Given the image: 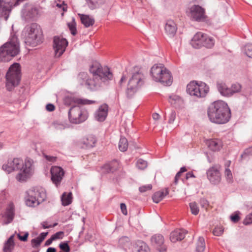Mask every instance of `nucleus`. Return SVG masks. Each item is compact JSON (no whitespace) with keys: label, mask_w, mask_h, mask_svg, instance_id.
Segmentation results:
<instances>
[{"label":"nucleus","mask_w":252,"mask_h":252,"mask_svg":"<svg viewBox=\"0 0 252 252\" xmlns=\"http://www.w3.org/2000/svg\"><path fill=\"white\" fill-rule=\"evenodd\" d=\"M33 160L26 158L24 162L20 158L9 159L6 164L2 165V169L8 173L15 170H19L16 175V180L20 182H26L32 176L33 172Z\"/></svg>","instance_id":"1"},{"label":"nucleus","mask_w":252,"mask_h":252,"mask_svg":"<svg viewBox=\"0 0 252 252\" xmlns=\"http://www.w3.org/2000/svg\"><path fill=\"white\" fill-rule=\"evenodd\" d=\"M208 116L213 123L225 124L231 117L230 110L224 101L218 100L211 103L208 109Z\"/></svg>","instance_id":"2"},{"label":"nucleus","mask_w":252,"mask_h":252,"mask_svg":"<svg viewBox=\"0 0 252 252\" xmlns=\"http://www.w3.org/2000/svg\"><path fill=\"white\" fill-rule=\"evenodd\" d=\"M20 52L18 38L12 36L9 40L0 47V62H8Z\"/></svg>","instance_id":"3"},{"label":"nucleus","mask_w":252,"mask_h":252,"mask_svg":"<svg viewBox=\"0 0 252 252\" xmlns=\"http://www.w3.org/2000/svg\"><path fill=\"white\" fill-rule=\"evenodd\" d=\"M153 79L165 86H170L172 82L171 73L163 64H155L150 70Z\"/></svg>","instance_id":"4"},{"label":"nucleus","mask_w":252,"mask_h":252,"mask_svg":"<svg viewBox=\"0 0 252 252\" xmlns=\"http://www.w3.org/2000/svg\"><path fill=\"white\" fill-rule=\"evenodd\" d=\"M209 91V87L203 82L191 81L187 86V92L195 98L206 96Z\"/></svg>","instance_id":"5"},{"label":"nucleus","mask_w":252,"mask_h":252,"mask_svg":"<svg viewBox=\"0 0 252 252\" xmlns=\"http://www.w3.org/2000/svg\"><path fill=\"white\" fill-rule=\"evenodd\" d=\"M20 79V65L18 63H14L10 66L6 74L7 90L9 91L12 90L19 84Z\"/></svg>","instance_id":"6"},{"label":"nucleus","mask_w":252,"mask_h":252,"mask_svg":"<svg viewBox=\"0 0 252 252\" xmlns=\"http://www.w3.org/2000/svg\"><path fill=\"white\" fill-rule=\"evenodd\" d=\"M144 79L145 76L140 70L132 74L126 90V94L127 97L130 98L133 96L139 88L144 84Z\"/></svg>","instance_id":"7"},{"label":"nucleus","mask_w":252,"mask_h":252,"mask_svg":"<svg viewBox=\"0 0 252 252\" xmlns=\"http://www.w3.org/2000/svg\"><path fill=\"white\" fill-rule=\"evenodd\" d=\"M46 197V192L43 189L34 188L28 191L26 203L28 206L35 207L42 202Z\"/></svg>","instance_id":"8"},{"label":"nucleus","mask_w":252,"mask_h":252,"mask_svg":"<svg viewBox=\"0 0 252 252\" xmlns=\"http://www.w3.org/2000/svg\"><path fill=\"white\" fill-rule=\"evenodd\" d=\"M27 31L28 33L26 37V42L32 46H35L41 42V30L37 24H32L27 28Z\"/></svg>","instance_id":"9"},{"label":"nucleus","mask_w":252,"mask_h":252,"mask_svg":"<svg viewBox=\"0 0 252 252\" xmlns=\"http://www.w3.org/2000/svg\"><path fill=\"white\" fill-rule=\"evenodd\" d=\"M86 110H82L79 106H72L68 112V118L71 123L77 124L84 122L88 118Z\"/></svg>","instance_id":"10"},{"label":"nucleus","mask_w":252,"mask_h":252,"mask_svg":"<svg viewBox=\"0 0 252 252\" xmlns=\"http://www.w3.org/2000/svg\"><path fill=\"white\" fill-rule=\"evenodd\" d=\"M90 71L94 76H98L104 79V80H111L113 74L107 67H102L101 65L97 63H94L90 66Z\"/></svg>","instance_id":"11"},{"label":"nucleus","mask_w":252,"mask_h":252,"mask_svg":"<svg viewBox=\"0 0 252 252\" xmlns=\"http://www.w3.org/2000/svg\"><path fill=\"white\" fill-rule=\"evenodd\" d=\"M189 16L194 21L203 22L206 19L205 10L199 5L194 4L189 8Z\"/></svg>","instance_id":"12"},{"label":"nucleus","mask_w":252,"mask_h":252,"mask_svg":"<svg viewBox=\"0 0 252 252\" xmlns=\"http://www.w3.org/2000/svg\"><path fill=\"white\" fill-rule=\"evenodd\" d=\"M68 42L66 39L59 36H55L53 48L55 57H60L65 51Z\"/></svg>","instance_id":"13"},{"label":"nucleus","mask_w":252,"mask_h":252,"mask_svg":"<svg viewBox=\"0 0 252 252\" xmlns=\"http://www.w3.org/2000/svg\"><path fill=\"white\" fill-rule=\"evenodd\" d=\"M22 17L25 20H33L38 14V8L32 4H26L22 10Z\"/></svg>","instance_id":"14"},{"label":"nucleus","mask_w":252,"mask_h":252,"mask_svg":"<svg viewBox=\"0 0 252 252\" xmlns=\"http://www.w3.org/2000/svg\"><path fill=\"white\" fill-rule=\"evenodd\" d=\"M220 166L215 165L209 168L206 172L207 178L213 184H218L221 180Z\"/></svg>","instance_id":"15"},{"label":"nucleus","mask_w":252,"mask_h":252,"mask_svg":"<svg viewBox=\"0 0 252 252\" xmlns=\"http://www.w3.org/2000/svg\"><path fill=\"white\" fill-rule=\"evenodd\" d=\"M51 180L53 183L58 186L60 184L64 176V171L60 167L53 166L50 170Z\"/></svg>","instance_id":"16"},{"label":"nucleus","mask_w":252,"mask_h":252,"mask_svg":"<svg viewBox=\"0 0 252 252\" xmlns=\"http://www.w3.org/2000/svg\"><path fill=\"white\" fill-rule=\"evenodd\" d=\"M105 81L98 76H94L93 79L89 78L85 86L92 91H96L101 87L102 82Z\"/></svg>","instance_id":"17"},{"label":"nucleus","mask_w":252,"mask_h":252,"mask_svg":"<svg viewBox=\"0 0 252 252\" xmlns=\"http://www.w3.org/2000/svg\"><path fill=\"white\" fill-rule=\"evenodd\" d=\"M151 242L153 246L159 252L166 250V247L164 245V238L160 234H155L151 238Z\"/></svg>","instance_id":"18"},{"label":"nucleus","mask_w":252,"mask_h":252,"mask_svg":"<svg viewBox=\"0 0 252 252\" xmlns=\"http://www.w3.org/2000/svg\"><path fill=\"white\" fill-rule=\"evenodd\" d=\"M205 33L201 32H197L192 37L190 41L191 45L196 49H199L203 47V40Z\"/></svg>","instance_id":"19"},{"label":"nucleus","mask_w":252,"mask_h":252,"mask_svg":"<svg viewBox=\"0 0 252 252\" xmlns=\"http://www.w3.org/2000/svg\"><path fill=\"white\" fill-rule=\"evenodd\" d=\"M107 113L108 106L106 104L102 105L95 112L94 118L98 121L103 122L105 120Z\"/></svg>","instance_id":"20"},{"label":"nucleus","mask_w":252,"mask_h":252,"mask_svg":"<svg viewBox=\"0 0 252 252\" xmlns=\"http://www.w3.org/2000/svg\"><path fill=\"white\" fill-rule=\"evenodd\" d=\"M165 33L170 37H173L176 33L177 27L176 23L172 20L166 21L164 27Z\"/></svg>","instance_id":"21"},{"label":"nucleus","mask_w":252,"mask_h":252,"mask_svg":"<svg viewBox=\"0 0 252 252\" xmlns=\"http://www.w3.org/2000/svg\"><path fill=\"white\" fill-rule=\"evenodd\" d=\"M217 90L220 94L225 97H230L231 93L230 87L225 83L223 82H218L217 83Z\"/></svg>","instance_id":"22"},{"label":"nucleus","mask_w":252,"mask_h":252,"mask_svg":"<svg viewBox=\"0 0 252 252\" xmlns=\"http://www.w3.org/2000/svg\"><path fill=\"white\" fill-rule=\"evenodd\" d=\"M187 232L184 229H177L172 232L170 234V239L173 243L183 240Z\"/></svg>","instance_id":"23"},{"label":"nucleus","mask_w":252,"mask_h":252,"mask_svg":"<svg viewBox=\"0 0 252 252\" xmlns=\"http://www.w3.org/2000/svg\"><path fill=\"white\" fill-rule=\"evenodd\" d=\"M207 145L208 147L213 151H218L220 150L222 146V141L219 139H212L207 140Z\"/></svg>","instance_id":"24"},{"label":"nucleus","mask_w":252,"mask_h":252,"mask_svg":"<svg viewBox=\"0 0 252 252\" xmlns=\"http://www.w3.org/2000/svg\"><path fill=\"white\" fill-rule=\"evenodd\" d=\"M15 210L14 207L13 203L9 204L7 208L4 217L6 219V220L4 223L6 224H9L11 222L14 218Z\"/></svg>","instance_id":"25"},{"label":"nucleus","mask_w":252,"mask_h":252,"mask_svg":"<svg viewBox=\"0 0 252 252\" xmlns=\"http://www.w3.org/2000/svg\"><path fill=\"white\" fill-rule=\"evenodd\" d=\"M96 142L95 137L92 135H88L83 138L82 143L86 148H90L94 146Z\"/></svg>","instance_id":"26"},{"label":"nucleus","mask_w":252,"mask_h":252,"mask_svg":"<svg viewBox=\"0 0 252 252\" xmlns=\"http://www.w3.org/2000/svg\"><path fill=\"white\" fill-rule=\"evenodd\" d=\"M168 194V190L167 189H165L162 191H157L153 196V201L156 203H158L163 198Z\"/></svg>","instance_id":"27"},{"label":"nucleus","mask_w":252,"mask_h":252,"mask_svg":"<svg viewBox=\"0 0 252 252\" xmlns=\"http://www.w3.org/2000/svg\"><path fill=\"white\" fill-rule=\"evenodd\" d=\"M118 162L117 160H114L110 163L105 164L103 169L107 173L114 172L118 169Z\"/></svg>","instance_id":"28"},{"label":"nucleus","mask_w":252,"mask_h":252,"mask_svg":"<svg viewBox=\"0 0 252 252\" xmlns=\"http://www.w3.org/2000/svg\"><path fill=\"white\" fill-rule=\"evenodd\" d=\"M80 18L82 23L85 27H89L93 25L94 23V19L90 17L89 15L82 14L81 15Z\"/></svg>","instance_id":"29"},{"label":"nucleus","mask_w":252,"mask_h":252,"mask_svg":"<svg viewBox=\"0 0 252 252\" xmlns=\"http://www.w3.org/2000/svg\"><path fill=\"white\" fill-rule=\"evenodd\" d=\"M203 44L204 47H205L207 48H212L215 44V40L214 39L208 36V35L205 34L204 35V39L203 40Z\"/></svg>","instance_id":"30"},{"label":"nucleus","mask_w":252,"mask_h":252,"mask_svg":"<svg viewBox=\"0 0 252 252\" xmlns=\"http://www.w3.org/2000/svg\"><path fill=\"white\" fill-rule=\"evenodd\" d=\"M61 200L62 204L63 206L69 205L72 202V193L71 192H64L62 195Z\"/></svg>","instance_id":"31"},{"label":"nucleus","mask_w":252,"mask_h":252,"mask_svg":"<svg viewBox=\"0 0 252 252\" xmlns=\"http://www.w3.org/2000/svg\"><path fill=\"white\" fill-rule=\"evenodd\" d=\"M136 249L138 252H149V249L145 243L138 241L136 243Z\"/></svg>","instance_id":"32"},{"label":"nucleus","mask_w":252,"mask_h":252,"mask_svg":"<svg viewBox=\"0 0 252 252\" xmlns=\"http://www.w3.org/2000/svg\"><path fill=\"white\" fill-rule=\"evenodd\" d=\"M14 236H11L5 243L3 248L4 252H10L14 245L13 241Z\"/></svg>","instance_id":"33"},{"label":"nucleus","mask_w":252,"mask_h":252,"mask_svg":"<svg viewBox=\"0 0 252 252\" xmlns=\"http://www.w3.org/2000/svg\"><path fill=\"white\" fill-rule=\"evenodd\" d=\"M87 4L91 9H94L99 7L102 0H86Z\"/></svg>","instance_id":"34"},{"label":"nucleus","mask_w":252,"mask_h":252,"mask_svg":"<svg viewBox=\"0 0 252 252\" xmlns=\"http://www.w3.org/2000/svg\"><path fill=\"white\" fill-rule=\"evenodd\" d=\"M205 248V243L204 238L200 237L198 238L196 245L197 252H203Z\"/></svg>","instance_id":"35"},{"label":"nucleus","mask_w":252,"mask_h":252,"mask_svg":"<svg viewBox=\"0 0 252 252\" xmlns=\"http://www.w3.org/2000/svg\"><path fill=\"white\" fill-rule=\"evenodd\" d=\"M128 147V142L125 137H121L119 143V148L122 152L126 151Z\"/></svg>","instance_id":"36"},{"label":"nucleus","mask_w":252,"mask_h":252,"mask_svg":"<svg viewBox=\"0 0 252 252\" xmlns=\"http://www.w3.org/2000/svg\"><path fill=\"white\" fill-rule=\"evenodd\" d=\"M78 79L79 80L80 83L82 85H86L87 84V82L89 79V77L88 76V74L86 72H80L78 74Z\"/></svg>","instance_id":"37"},{"label":"nucleus","mask_w":252,"mask_h":252,"mask_svg":"<svg viewBox=\"0 0 252 252\" xmlns=\"http://www.w3.org/2000/svg\"><path fill=\"white\" fill-rule=\"evenodd\" d=\"M136 165L138 169L144 170L147 167L148 163L147 161L142 158H139L137 160Z\"/></svg>","instance_id":"38"},{"label":"nucleus","mask_w":252,"mask_h":252,"mask_svg":"<svg viewBox=\"0 0 252 252\" xmlns=\"http://www.w3.org/2000/svg\"><path fill=\"white\" fill-rule=\"evenodd\" d=\"M231 96L236 93L240 92L241 90V86L238 83H235L230 87Z\"/></svg>","instance_id":"39"},{"label":"nucleus","mask_w":252,"mask_h":252,"mask_svg":"<svg viewBox=\"0 0 252 252\" xmlns=\"http://www.w3.org/2000/svg\"><path fill=\"white\" fill-rule=\"evenodd\" d=\"M72 100L75 103L81 104H91L94 102V101L88 99H83L77 98H73Z\"/></svg>","instance_id":"40"},{"label":"nucleus","mask_w":252,"mask_h":252,"mask_svg":"<svg viewBox=\"0 0 252 252\" xmlns=\"http://www.w3.org/2000/svg\"><path fill=\"white\" fill-rule=\"evenodd\" d=\"M189 207L191 212V213L194 215H196L198 214L199 209L197 205V204L195 202H192L189 203Z\"/></svg>","instance_id":"41"},{"label":"nucleus","mask_w":252,"mask_h":252,"mask_svg":"<svg viewBox=\"0 0 252 252\" xmlns=\"http://www.w3.org/2000/svg\"><path fill=\"white\" fill-rule=\"evenodd\" d=\"M187 171V169L186 167H182L180 168V171L176 174L174 181V183L175 185H177L179 179L181 176V175L183 173Z\"/></svg>","instance_id":"42"},{"label":"nucleus","mask_w":252,"mask_h":252,"mask_svg":"<svg viewBox=\"0 0 252 252\" xmlns=\"http://www.w3.org/2000/svg\"><path fill=\"white\" fill-rule=\"evenodd\" d=\"M245 54L249 58H252V44H248L245 46Z\"/></svg>","instance_id":"43"},{"label":"nucleus","mask_w":252,"mask_h":252,"mask_svg":"<svg viewBox=\"0 0 252 252\" xmlns=\"http://www.w3.org/2000/svg\"><path fill=\"white\" fill-rule=\"evenodd\" d=\"M224 175L228 182H232V174L230 170L228 168H225L224 171Z\"/></svg>","instance_id":"44"},{"label":"nucleus","mask_w":252,"mask_h":252,"mask_svg":"<svg viewBox=\"0 0 252 252\" xmlns=\"http://www.w3.org/2000/svg\"><path fill=\"white\" fill-rule=\"evenodd\" d=\"M129 239L127 237H123L119 239V244L121 247L125 246L127 244L129 243Z\"/></svg>","instance_id":"45"},{"label":"nucleus","mask_w":252,"mask_h":252,"mask_svg":"<svg viewBox=\"0 0 252 252\" xmlns=\"http://www.w3.org/2000/svg\"><path fill=\"white\" fill-rule=\"evenodd\" d=\"M223 232V229L221 226L216 227L214 229L213 233L214 235L219 236H220Z\"/></svg>","instance_id":"46"},{"label":"nucleus","mask_w":252,"mask_h":252,"mask_svg":"<svg viewBox=\"0 0 252 252\" xmlns=\"http://www.w3.org/2000/svg\"><path fill=\"white\" fill-rule=\"evenodd\" d=\"M60 248L65 252H69L70 248L67 243H62L59 245Z\"/></svg>","instance_id":"47"},{"label":"nucleus","mask_w":252,"mask_h":252,"mask_svg":"<svg viewBox=\"0 0 252 252\" xmlns=\"http://www.w3.org/2000/svg\"><path fill=\"white\" fill-rule=\"evenodd\" d=\"M152 189V186L151 184H148L144 186H142L139 188V190L141 192H144L148 190H150Z\"/></svg>","instance_id":"48"},{"label":"nucleus","mask_w":252,"mask_h":252,"mask_svg":"<svg viewBox=\"0 0 252 252\" xmlns=\"http://www.w3.org/2000/svg\"><path fill=\"white\" fill-rule=\"evenodd\" d=\"M68 27L72 34L75 35L76 34V29L74 22L68 23Z\"/></svg>","instance_id":"49"},{"label":"nucleus","mask_w":252,"mask_h":252,"mask_svg":"<svg viewBox=\"0 0 252 252\" xmlns=\"http://www.w3.org/2000/svg\"><path fill=\"white\" fill-rule=\"evenodd\" d=\"M243 223L245 225H248L252 223V212L246 217Z\"/></svg>","instance_id":"50"},{"label":"nucleus","mask_w":252,"mask_h":252,"mask_svg":"<svg viewBox=\"0 0 252 252\" xmlns=\"http://www.w3.org/2000/svg\"><path fill=\"white\" fill-rule=\"evenodd\" d=\"M41 242L42 241L39 238V237H37L35 239H32L31 241L32 245L33 248L37 247L38 246H39Z\"/></svg>","instance_id":"51"},{"label":"nucleus","mask_w":252,"mask_h":252,"mask_svg":"<svg viewBox=\"0 0 252 252\" xmlns=\"http://www.w3.org/2000/svg\"><path fill=\"white\" fill-rule=\"evenodd\" d=\"M63 234L64 233L63 231H59L53 235L51 237L55 241L57 239H62L63 236Z\"/></svg>","instance_id":"52"},{"label":"nucleus","mask_w":252,"mask_h":252,"mask_svg":"<svg viewBox=\"0 0 252 252\" xmlns=\"http://www.w3.org/2000/svg\"><path fill=\"white\" fill-rule=\"evenodd\" d=\"M53 126L54 128L57 130H61L65 128V126L63 124L58 123H54L53 124Z\"/></svg>","instance_id":"53"},{"label":"nucleus","mask_w":252,"mask_h":252,"mask_svg":"<svg viewBox=\"0 0 252 252\" xmlns=\"http://www.w3.org/2000/svg\"><path fill=\"white\" fill-rule=\"evenodd\" d=\"M230 219L233 222H237L240 220V218L238 215V214L236 213L231 215L230 216Z\"/></svg>","instance_id":"54"},{"label":"nucleus","mask_w":252,"mask_h":252,"mask_svg":"<svg viewBox=\"0 0 252 252\" xmlns=\"http://www.w3.org/2000/svg\"><path fill=\"white\" fill-rule=\"evenodd\" d=\"M180 99V97L176 95H172L169 97V102L171 104H173V101H179Z\"/></svg>","instance_id":"55"},{"label":"nucleus","mask_w":252,"mask_h":252,"mask_svg":"<svg viewBox=\"0 0 252 252\" xmlns=\"http://www.w3.org/2000/svg\"><path fill=\"white\" fill-rule=\"evenodd\" d=\"M19 239L22 241H26L29 236L28 232H26L23 236L20 235L19 234L17 235Z\"/></svg>","instance_id":"56"},{"label":"nucleus","mask_w":252,"mask_h":252,"mask_svg":"<svg viewBox=\"0 0 252 252\" xmlns=\"http://www.w3.org/2000/svg\"><path fill=\"white\" fill-rule=\"evenodd\" d=\"M175 118H176V113L175 111H172L171 114H170V117H169V123H172L175 120Z\"/></svg>","instance_id":"57"},{"label":"nucleus","mask_w":252,"mask_h":252,"mask_svg":"<svg viewBox=\"0 0 252 252\" xmlns=\"http://www.w3.org/2000/svg\"><path fill=\"white\" fill-rule=\"evenodd\" d=\"M44 157L49 161L54 162V161H56V157L48 156V155H44Z\"/></svg>","instance_id":"58"},{"label":"nucleus","mask_w":252,"mask_h":252,"mask_svg":"<svg viewBox=\"0 0 252 252\" xmlns=\"http://www.w3.org/2000/svg\"><path fill=\"white\" fill-rule=\"evenodd\" d=\"M55 106L51 103H49L46 106V109L49 112L53 111L55 110Z\"/></svg>","instance_id":"59"},{"label":"nucleus","mask_w":252,"mask_h":252,"mask_svg":"<svg viewBox=\"0 0 252 252\" xmlns=\"http://www.w3.org/2000/svg\"><path fill=\"white\" fill-rule=\"evenodd\" d=\"M120 207L123 214L125 215H126L127 214V210L126 204L124 203H121Z\"/></svg>","instance_id":"60"},{"label":"nucleus","mask_w":252,"mask_h":252,"mask_svg":"<svg viewBox=\"0 0 252 252\" xmlns=\"http://www.w3.org/2000/svg\"><path fill=\"white\" fill-rule=\"evenodd\" d=\"M190 178H195V176L192 172H189L186 175V179L188 180Z\"/></svg>","instance_id":"61"},{"label":"nucleus","mask_w":252,"mask_h":252,"mask_svg":"<svg viewBox=\"0 0 252 252\" xmlns=\"http://www.w3.org/2000/svg\"><path fill=\"white\" fill-rule=\"evenodd\" d=\"M48 234V232H42L38 237L42 242Z\"/></svg>","instance_id":"62"},{"label":"nucleus","mask_w":252,"mask_h":252,"mask_svg":"<svg viewBox=\"0 0 252 252\" xmlns=\"http://www.w3.org/2000/svg\"><path fill=\"white\" fill-rule=\"evenodd\" d=\"M200 204L203 207H206L208 205V201L205 199H201L200 200Z\"/></svg>","instance_id":"63"},{"label":"nucleus","mask_w":252,"mask_h":252,"mask_svg":"<svg viewBox=\"0 0 252 252\" xmlns=\"http://www.w3.org/2000/svg\"><path fill=\"white\" fill-rule=\"evenodd\" d=\"M152 117L155 120H158L160 118V115L157 113H154Z\"/></svg>","instance_id":"64"}]
</instances>
